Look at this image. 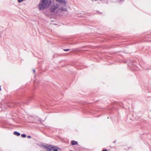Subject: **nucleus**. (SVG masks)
Listing matches in <instances>:
<instances>
[{
    "label": "nucleus",
    "instance_id": "1",
    "mask_svg": "<svg viewBox=\"0 0 151 151\" xmlns=\"http://www.w3.org/2000/svg\"><path fill=\"white\" fill-rule=\"evenodd\" d=\"M51 12L54 13L55 14H57L60 11L67 12V9L65 7H62L61 5H59L58 3L54 4L50 7Z\"/></svg>",
    "mask_w": 151,
    "mask_h": 151
},
{
    "label": "nucleus",
    "instance_id": "2",
    "mask_svg": "<svg viewBox=\"0 0 151 151\" xmlns=\"http://www.w3.org/2000/svg\"><path fill=\"white\" fill-rule=\"evenodd\" d=\"M51 4L50 0H40L39 6L40 10H43L48 7Z\"/></svg>",
    "mask_w": 151,
    "mask_h": 151
},
{
    "label": "nucleus",
    "instance_id": "3",
    "mask_svg": "<svg viewBox=\"0 0 151 151\" xmlns=\"http://www.w3.org/2000/svg\"><path fill=\"white\" fill-rule=\"evenodd\" d=\"M58 2L60 4L59 5H61L62 7H65L66 9H67L66 4L67 2L65 0H60Z\"/></svg>",
    "mask_w": 151,
    "mask_h": 151
},
{
    "label": "nucleus",
    "instance_id": "4",
    "mask_svg": "<svg viewBox=\"0 0 151 151\" xmlns=\"http://www.w3.org/2000/svg\"><path fill=\"white\" fill-rule=\"evenodd\" d=\"M14 134L16 135H17V136H19L20 135V133L19 132H18L16 131H15L14 132Z\"/></svg>",
    "mask_w": 151,
    "mask_h": 151
},
{
    "label": "nucleus",
    "instance_id": "5",
    "mask_svg": "<svg viewBox=\"0 0 151 151\" xmlns=\"http://www.w3.org/2000/svg\"><path fill=\"white\" fill-rule=\"evenodd\" d=\"M71 144L72 145H75L77 144L78 142H71Z\"/></svg>",
    "mask_w": 151,
    "mask_h": 151
},
{
    "label": "nucleus",
    "instance_id": "6",
    "mask_svg": "<svg viewBox=\"0 0 151 151\" xmlns=\"http://www.w3.org/2000/svg\"><path fill=\"white\" fill-rule=\"evenodd\" d=\"M21 136L22 137L24 138L26 137V135H25V134H21Z\"/></svg>",
    "mask_w": 151,
    "mask_h": 151
},
{
    "label": "nucleus",
    "instance_id": "7",
    "mask_svg": "<svg viewBox=\"0 0 151 151\" xmlns=\"http://www.w3.org/2000/svg\"><path fill=\"white\" fill-rule=\"evenodd\" d=\"M69 50V49H64V50L65 51H67Z\"/></svg>",
    "mask_w": 151,
    "mask_h": 151
},
{
    "label": "nucleus",
    "instance_id": "8",
    "mask_svg": "<svg viewBox=\"0 0 151 151\" xmlns=\"http://www.w3.org/2000/svg\"><path fill=\"white\" fill-rule=\"evenodd\" d=\"M27 137L28 138H31V136H27Z\"/></svg>",
    "mask_w": 151,
    "mask_h": 151
},
{
    "label": "nucleus",
    "instance_id": "9",
    "mask_svg": "<svg viewBox=\"0 0 151 151\" xmlns=\"http://www.w3.org/2000/svg\"><path fill=\"white\" fill-rule=\"evenodd\" d=\"M102 151H108L106 149H105L102 150Z\"/></svg>",
    "mask_w": 151,
    "mask_h": 151
},
{
    "label": "nucleus",
    "instance_id": "10",
    "mask_svg": "<svg viewBox=\"0 0 151 151\" xmlns=\"http://www.w3.org/2000/svg\"><path fill=\"white\" fill-rule=\"evenodd\" d=\"M33 71L34 72V73H35V69H33Z\"/></svg>",
    "mask_w": 151,
    "mask_h": 151
},
{
    "label": "nucleus",
    "instance_id": "11",
    "mask_svg": "<svg viewBox=\"0 0 151 151\" xmlns=\"http://www.w3.org/2000/svg\"><path fill=\"white\" fill-rule=\"evenodd\" d=\"M56 0V1L57 2H58V1H60V0Z\"/></svg>",
    "mask_w": 151,
    "mask_h": 151
},
{
    "label": "nucleus",
    "instance_id": "12",
    "mask_svg": "<svg viewBox=\"0 0 151 151\" xmlns=\"http://www.w3.org/2000/svg\"><path fill=\"white\" fill-rule=\"evenodd\" d=\"M71 142H76L75 141H74V140H73L72 141H71Z\"/></svg>",
    "mask_w": 151,
    "mask_h": 151
},
{
    "label": "nucleus",
    "instance_id": "13",
    "mask_svg": "<svg viewBox=\"0 0 151 151\" xmlns=\"http://www.w3.org/2000/svg\"><path fill=\"white\" fill-rule=\"evenodd\" d=\"M32 140V141H34H34H36V140L34 139V140Z\"/></svg>",
    "mask_w": 151,
    "mask_h": 151
}]
</instances>
